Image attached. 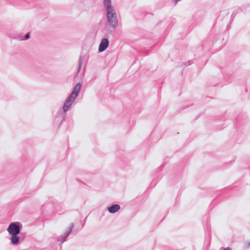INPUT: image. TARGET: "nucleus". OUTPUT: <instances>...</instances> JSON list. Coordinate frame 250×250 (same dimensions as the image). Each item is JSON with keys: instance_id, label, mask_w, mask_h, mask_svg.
<instances>
[{"instance_id": "nucleus-1", "label": "nucleus", "mask_w": 250, "mask_h": 250, "mask_svg": "<svg viewBox=\"0 0 250 250\" xmlns=\"http://www.w3.org/2000/svg\"><path fill=\"white\" fill-rule=\"evenodd\" d=\"M22 229V225L19 222L11 223L7 229V231L11 235L10 240V243L13 245H17L19 244L21 237L19 235L21 233Z\"/></svg>"}, {"instance_id": "nucleus-11", "label": "nucleus", "mask_w": 250, "mask_h": 250, "mask_svg": "<svg viewBox=\"0 0 250 250\" xmlns=\"http://www.w3.org/2000/svg\"><path fill=\"white\" fill-rule=\"evenodd\" d=\"M244 7L243 6H242L241 7H239V8H237V9L235 10L234 11H236V12H237V13H239V12H240L241 11H243V10H244Z\"/></svg>"}, {"instance_id": "nucleus-13", "label": "nucleus", "mask_w": 250, "mask_h": 250, "mask_svg": "<svg viewBox=\"0 0 250 250\" xmlns=\"http://www.w3.org/2000/svg\"><path fill=\"white\" fill-rule=\"evenodd\" d=\"M191 63H192V62H191V61H189L188 62L185 63V65L186 66H188L190 65Z\"/></svg>"}, {"instance_id": "nucleus-7", "label": "nucleus", "mask_w": 250, "mask_h": 250, "mask_svg": "<svg viewBox=\"0 0 250 250\" xmlns=\"http://www.w3.org/2000/svg\"><path fill=\"white\" fill-rule=\"evenodd\" d=\"M88 59V56L86 53H81L79 59V64L78 67L77 73H79L83 63H85Z\"/></svg>"}, {"instance_id": "nucleus-5", "label": "nucleus", "mask_w": 250, "mask_h": 250, "mask_svg": "<svg viewBox=\"0 0 250 250\" xmlns=\"http://www.w3.org/2000/svg\"><path fill=\"white\" fill-rule=\"evenodd\" d=\"M14 34L11 35V37L19 41H24L28 39L30 37V32L27 33L23 36L22 32H13Z\"/></svg>"}, {"instance_id": "nucleus-8", "label": "nucleus", "mask_w": 250, "mask_h": 250, "mask_svg": "<svg viewBox=\"0 0 250 250\" xmlns=\"http://www.w3.org/2000/svg\"><path fill=\"white\" fill-rule=\"evenodd\" d=\"M81 87L82 84L80 83H77V84L74 87L72 92L71 93L69 96L73 97L74 99H76L80 93Z\"/></svg>"}, {"instance_id": "nucleus-2", "label": "nucleus", "mask_w": 250, "mask_h": 250, "mask_svg": "<svg viewBox=\"0 0 250 250\" xmlns=\"http://www.w3.org/2000/svg\"><path fill=\"white\" fill-rule=\"evenodd\" d=\"M75 100V99H74L73 97L69 95L68 96L64 103L62 109H60L57 113L56 120L57 122L60 121V124H61L64 120L66 112L68 110L69 108L71 107Z\"/></svg>"}, {"instance_id": "nucleus-9", "label": "nucleus", "mask_w": 250, "mask_h": 250, "mask_svg": "<svg viewBox=\"0 0 250 250\" xmlns=\"http://www.w3.org/2000/svg\"><path fill=\"white\" fill-rule=\"evenodd\" d=\"M120 206L118 204H113L107 208V210L110 213H115L117 212L120 210Z\"/></svg>"}, {"instance_id": "nucleus-14", "label": "nucleus", "mask_w": 250, "mask_h": 250, "mask_svg": "<svg viewBox=\"0 0 250 250\" xmlns=\"http://www.w3.org/2000/svg\"><path fill=\"white\" fill-rule=\"evenodd\" d=\"M223 250H231V249L230 248L227 247V248H224Z\"/></svg>"}, {"instance_id": "nucleus-12", "label": "nucleus", "mask_w": 250, "mask_h": 250, "mask_svg": "<svg viewBox=\"0 0 250 250\" xmlns=\"http://www.w3.org/2000/svg\"><path fill=\"white\" fill-rule=\"evenodd\" d=\"M237 14V12H236V11H234L233 12V13H232L231 14V19H233L234 18V17H235V16Z\"/></svg>"}, {"instance_id": "nucleus-6", "label": "nucleus", "mask_w": 250, "mask_h": 250, "mask_svg": "<svg viewBox=\"0 0 250 250\" xmlns=\"http://www.w3.org/2000/svg\"><path fill=\"white\" fill-rule=\"evenodd\" d=\"M109 46V40L107 38H104L102 39L98 48L99 52H102L105 51Z\"/></svg>"}, {"instance_id": "nucleus-4", "label": "nucleus", "mask_w": 250, "mask_h": 250, "mask_svg": "<svg viewBox=\"0 0 250 250\" xmlns=\"http://www.w3.org/2000/svg\"><path fill=\"white\" fill-rule=\"evenodd\" d=\"M74 227V224L71 223L69 227L67 228L66 231L58 237L57 241L61 242V244L64 242L66 238L69 236L72 232V230Z\"/></svg>"}, {"instance_id": "nucleus-3", "label": "nucleus", "mask_w": 250, "mask_h": 250, "mask_svg": "<svg viewBox=\"0 0 250 250\" xmlns=\"http://www.w3.org/2000/svg\"><path fill=\"white\" fill-rule=\"evenodd\" d=\"M106 11L107 21L110 26L114 28L118 24V19L116 11L114 8Z\"/></svg>"}, {"instance_id": "nucleus-10", "label": "nucleus", "mask_w": 250, "mask_h": 250, "mask_svg": "<svg viewBox=\"0 0 250 250\" xmlns=\"http://www.w3.org/2000/svg\"><path fill=\"white\" fill-rule=\"evenodd\" d=\"M104 5L106 8V10L111 9L114 7L111 5V0H104Z\"/></svg>"}]
</instances>
